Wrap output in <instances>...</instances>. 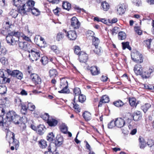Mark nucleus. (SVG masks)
I'll list each match as a JSON object with an SVG mask.
<instances>
[{
    "label": "nucleus",
    "mask_w": 154,
    "mask_h": 154,
    "mask_svg": "<svg viewBox=\"0 0 154 154\" xmlns=\"http://www.w3.org/2000/svg\"><path fill=\"white\" fill-rule=\"evenodd\" d=\"M134 30L138 34V35H140L142 33V31L140 29V28L138 27H134Z\"/></svg>",
    "instance_id": "obj_59"
},
{
    "label": "nucleus",
    "mask_w": 154,
    "mask_h": 154,
    "mask_svg": "<svg viewBox=\"0 0 154 154\" xmlns=\"http://www.w3.org/2000/svg\"><path fill=\"white\" fill-rule=\"evenodd\" d=\"M59 128L60 131L63 133L66 134L68 131V127L65 123H62L60 125Z\"/></svg>",
    "instance_id": "obj_23"
},
{
    "label": "nucleus",
    "mask_w": 154,
    "mask_h": 154,
    "mask_svg": "<svg viewBox=\"0 0 154 154\" xmlns=\"http://www.w3.org/2000/svg\"><path fill=\"white\" fill-rule=\"evenodd\" d=\"M41 62L43 65H45L48 62V60L47 57L46 56H43L42 57L40 60Z\"/></svg>",
    "instance_id": "obj_47"
},
{
    "label": "nucleus",
    "mask_w": 154,
    "mask_h": 154,
    "mask_svg": "<svg viewBox=\"0 0 154 154\" xmlns=\"http://www.w3.org/2000/svg\"><path fill=\"white\" fill-rule=\"evenodd\" d=\"M82 116L83 118L87 121H90L91 119V114L88 112L85 111L84 112Z\"/></svg>",
    "instance_id": "obj_26"
},
{
    "label": "nucleus",
    "mask_w": 154,
    "mask_h": 154,
    "mask_svg": "<svg viewBox=\"0 0 154 154\" xmlns=\"http://www.w3.org/2000/svg\"><path fill=\"white\" fill-rule=\"evenodd\" d=\"M41 117L43 120L46 121L47 122L50 119L49 115L47 113H45L42 115Z\"/></svg>",
    "instance_id": "obj_48"
},
{
    "label": "nucleus",
    "mask_w": 154,
    "mask_h": 154,
    "mask_svg": "<svg viewBox=\"0 0 154 154\" xmlns=\"http://www.w3.org/2000/svg\"><path fill=\"white\" fill-rule=\"evenodd\" d=\"M92 45L95 47V48L94 50V52L97 54H99L100 52V47L98 46L100 43V40L99 39L95 37H93Z\"/></svg>",
    "instance_id": "obj_6"
},
{
    "label": "nucleus",
    "mask_w": 154,
    "mask_h": 154,
    "mask_svg": "<svg viewBox=\"0 0 154 154\" xmlns=\"http://www.w3.org/2000/svg\"><path fill=\"white\" fill-rule=\"evenodd\" d=\"M141 116L140 111H136L134 112L133 118L135 121H137L141 119Z\"/></svg>",
    "instance_id": "obj_24"
},
{
    "label": "nucleus",
    "mask_w": 154,
    "mask_h": 154,
    "mask_svg": "<svg viewBox=\"0 0 154 154\" xmlns=\"http://www.w3.org/2000/svg\"><path fill=\"white\" fill-rule=\"evenodd\" d=\"M51 49L54 52L57 53L58 51V49L57 46L56 45H53L51 46Z\"/></svg>",
    "instance_id": "obj_61"
},
{
    "label": "nucleus",
    "mask_w": 154,
    "mask_h": 154,
    "mask_svg": "<svg viewBox=\"0 0 154 154\" xmlns=\"http://www.w3.org/2000/svg\"><path fill=\"white\" fill-rule=\"evenodd\" d=\"M116 126L115 121H112L108 124V128L109 129H112Z\"/></svg>",
    "instance_id": "obj_52"
},
{
    "label": "nucleus",
    "mask_w": 154,
    "mask_h": 154,
    "mask_svg": "<svg viewBox=\"0 0 154 154\" xmlns=\"http://www.w3.org/2000/svg\"><path fill=\"white\" fill-rule=\"evenodd\" d=\"M30 78L32 81L35 84H39L41 83V79L40 77L36 74H32L31 75Z\"/></svg>",
    "instance_id": "obj_11"
},
{
    "label": "nucleus",
    "mask_w": 154,
    "mask_h": 154,
    "mask_svg": "<svg viewBox=\"0 0 154 154\" xmlns=\"http://www.w3.org/2000/svg\"><path fill=\"white\" fill-rule=\"evenodd\" d=\"M12 75L19 79H21L23 77L22 73L17 70H15L13 71L12 73Z\"/></svg>",
    "instance_id": "obj_17"
},
{
    "label": "nucleus",
    "mask_w": 154,
    "mask_h": 154,
    "mask_svg": "<svg viewBox=\"0 0 154 154\" xmlns=\"http://www.w3.org/2000/svg\"><path fill=\"white\" fill-rule=\"evenodd\" d=\"M109 101V97L106 95H104L101 98L98 105V106H101L103 103H108Z\"/></svg>",
    "instance_id": "obj_20"
},
{
    "label": "nucleus",
    "mask_w": 154,
    "mask_h": 154,
    "mask_svg": "<svg viewBox=\"0 0 154 154\" xmlns=\"http://www.w3.org/2000/svg\"><path fill=\"white\" fill-rule=\"evenodd\" d=\"M63 143V137L62 136H60L58 138V146H61Z\"/></svg>",
    "instance_id": "obj_58"
},
{
    "label": "nucleus",
    "mask_w": 154,
    "mask_h": 154,
    "mask_svg": "<svg viewBox=\"0 0 154 154\" xmlns=\"http://www.w3.org/2000/svg\"><path fill=\"white\" fill-rule=\"evenodd\" d=\"M117 14L119 15L123 14L125 13V8L124 4L119 5L117 7Z\"/></svg>",
    "instance_id": "obj_19"
},
{
    "label": "nucleus",
    "mask_w": 154,
    "mask_h": 154,
    "mask_svg": "<svg viewBox=\"0 0 154 154\" xmlns=\"http://www.w3.org/2000/svg\"><path fill=\"white\" fill-rule=\"evenodd\" d=\"M130 104L132 106H136L137 104L136 103V100L135 98H132L129 99V100Z\"/></svg>",
    "instance_id": "obj_42"
},
{
    "label": "nucleus",
    "mask_w": 154,
    "mask_h": 154,
    "mask_svg": "<svg viewBox=\"0 0 154 154\" xmlns=\"http://www.w3.org/2000/svg\"><path fill=\"white\" fill-rule=\"evenodd\" d=\"M65 32L67 34V36L68 38L71 40H75L77 38V35L75 31L74 30H70L66 33V31L65 30Z\"/></svg>",
    "instance_id": "obj_12"
},
{
    "label": "nucleus",
    "mask_w": 154,
    "mask_h": 154,
    "mask_svg": "<svg viewBox=\"0 0 154 154\" xmlns=\"http://www.w3.org/2000/svg\"><path fill=\"white\" fill-rule=\"evenodd\" d=\"M154 71V69L149 68L148 72H146V73L144 74V75H143L142 78L143 79H146L148 78L150 74Z\"/></svg>",
    "instance_id": "obj_33"
},
{
    "label": "nucleus",
    "mask_w": 154,
    "mask_h": 154,
    "mask_svg": "<svg viewBox=\"0 0 154 154\" xmlns=\"http://www.w3.org/2000/svg\"><path fill=\"white\" fill-rule=\"evenodd\" d=\"M73 91L75 96L79 95L81 93L80 89L78 88H75L73 90Z\"/></svg>",
    "instance_id": "obj_51"
},
{
    "label": "nucleus",
    "mask_w": 154,
    "mask_h": 154,
    "mask_svg": "<svg viewBox=\"0 0 154 154\" xmlns=\"http://www.w3.org/2000/svg\"><path fill=\"white\" fill-rule=\"evenodd\" d=\"M20 38L27 41H30L29 38L22 32H12L6 37L7 42L10 45H14L19 41Z\"/></svg>",
    "instance_id": "obj_1"
},
{
    "label": "nucleus",
    "mask_w": 154,
    "mask_h": 154,
    "mask_svg": "<svg viewBox=\"0 0 154 154\" xmlns=\"http://www.w3.org/2000/svg\"><path fill=\"white\" fill-rule=\"evenodd\" d=\"M75 96L73 100V103H72L73 105V108L75 110L76 112H79L80 111V109L79 107V105L75 102Z\"/></svg>",
    "instance_id": "obj_30"
},
{
    "label": "nucleus",
    "mask_w": 154,
    "mask_h": 154,
    "mask_svg": "<svg viewBox=\"0 0 154 154\" xmlns=\"http://www.w3.org/2000/svg\"><path fill=\"white\" fill-rule=\"evenodd\" d=\"M31 3L32 5L35 4V2L32 0H29L25 4L21 5V6H19L18 10L19 13L21 14H24L27 12L30 11L32 8L30 7L29 4Z\"/></svg>",
    "instance_id": "obj_2"
},
{
    "label": "nucleus",
    "mask_w": 154,
    "mask_h": 154,
    "mask_svg": "<svg viewBox=\"0 0 154 154\" xmlns=\"http://www.w3.org/2000/svg\"><path fill=\"white\" fill-rule=\"evenodd\" d=\"M118 38L121 40L125 39L126 38V34L123 32H120L118 34Z\"/></svg>",
    "instance_id": "obj_37"
},
{
    "label": "nucleus",
    "mask_w": 154,
    "mask_h": 154,
    "mask_svg": "<svg viewBox=\"0 0 154 154\" xmlns=\"http://www.w3.org/2000/svg\"><path fill=\"white\" fill-rule=\"evenodd\" d=\"M5 113V110L2 107H0V116L2 117Z\"/></svg>",
    "instance_id": "obj_62"
},
{
    "label": "nucleus",
    "mask_w": 154,
    "mask_h": 154,
    "mask_svg": "<svg viewBox=\"0 0 154 154\" xmlns=\"http://www.w3.org/2000/svg\"><path fill=\"white\" fill-rule=\"evenodd\" d=\"M18 42L19 47L20 49L26 51L28 50L29 45L27 42Z\"/></svg>",
    "instance_id": "obj_15"
},
{
    "label": "nucleus",
    "mask_w": 154,
    "mask_h": 154,
    "mask_svg": "<svg viewBox=\"0 0 154 154\" xmlns=\"http://www.w3.org/2000/svg\"><path fill=\"white\" fill-rule=\"evenodd\" d=\"M6 48L3 47L0 48V54L5 55L6 53Z\"/></svg>",
    "instance_id": "obj_57"
},
{
    "label": "nucleus",
    "mask_w": 154,
    "mask_h": 154,
    "mask_svg": "<svg viewBox=\"0 0 154 154\" xmlns=\"http://www.w3.org/2000/svg\"><path fill=\"white\" fill-rule=\"evenodd\" d=\"M47 123L48 125L51 127H53L56 126L57 123V121L56 119L51 118L47 122Z\"/></svg>",
    "instance_id": "obj_21"
},
{
    "label": "nucleus",
    "mask_w": 154,
    "mask_h": 154,
    "mask_svg": "<svg viewBox=\"0 0 154 154\" xmlns=\"http://www.w3.org/2000/svg\"><path fill=\"white\" fill-rule=\"evenodd\" d=\"M47 140L49 142H52L51 146H52L51 148L56 151L58 147V139L57 137H55L54 135L52 132L48 134L47 137Z\"/></svg>",
    "instance_id": "obj_3"
},
{
    "label": "nucleus",
    "mask_w": 154,
    "mask_h": 154,
    "mask_svg": "<svg viewBox=\"0 0 154 154\" xmlns=\"http://www.w3.org/2000/svg\"><path fill=\"white\" fill-rule=\"evenodd\" d=\"M11 139L9 142L10 146H15L16 150H17L19 147V141L14 138Z\"/></svg>",
    "instance_id": "obj_16"
},
{
    "label": "nucleus",
    "mask_w": 154,
    "mask_h": 154,
    "mask_svg": "<svg viewBox=\"0 0 154 154\" xmlns=\"http://www.w3.org/2000/svg\"><path fill=\"white\" fill-rule=\"evenodd\" d=\"M64 38V35L62 32L58 33V42L60 41L62 42L63 41Z\"/></svg>",
    "instance_id": "obj_53"
},
{
    "label": "nucleus",
    "mask_w": 154,
    "mask_h": 154,
    "mask_svg": "<svg viewBox=\"0 0 154 154\" xmlns=\"http://www.w3.org/2000/svg\"><path fill=\"white\" fill-rule=\"evenodd\" d=\"M101 8L104 11H107L109 8V4L106 1L103 2L101 3Z\"/></svg>",
    "instance_id": "obj_22"
},
{
    "label": "nucleus",
    "mask_w": 154,
    "mask_h": 154,
    "mask_svg": "<svg viewBox=\"0 0 154 154\" xmlns=\"http://www.w3.org/2000/svg\"><path fill=\"white\" fill-rule=\"evenodd\" d=\"M29 52V57L32 61H36L39 59L40 55L39 52L31 50Z\"/></svg>",
    "instance_id": "obj_8"
},
{
    "label": "nucleus",
    "mask_w": 154,
    "mask_h": 154,
    "mask_svg": "<svg viewBox=\"0 0 154 154\" xmlns=\"http://www.w3.org/2000/svg\"><path fill=\"white\" fill-rule=\"evenodd\" d=\"M10 82L9 79L7 78L4 76L0 77V84H5L7 82L9 83Z\"/></svg>",
    "instance_id": "obj_34"
},
{
    "label": "nucleus",
    "mask_w": 154,
    "mask_h": 154,
    "mask_svg": "<svg viewBox=\"0 0 154 154\" xmlns=\"http://www.w3.org/2000/svg\"><path fill=\"white\" fill-rule=\"evenodd\" d=\"M94 32L90 30H88L87 32V37L91 36L92 38L93 37H94Z\"/></svg>",
    "instance_id": "obj_55"
},
{
    "label": "nucleus",
    "mask_w": 154,
    "mask_h": 154,
    "mask_svg": "<svg viewBox=\"0 0 154 154\" xmlns=\"http://www.w3.org/2000/svg\"><path fill=\"white\" fill-rule=\"evenodd\" d=\"M7 91L6 87L4 85H0V94H3L5 93Z\"/></svg>",
    "instance_id": "obj_40"
},
{
    "label": "nucleus",
    "mask_w": 154,
    "mask_h": 154,
    "mask_svg": "<svg viewBox=\"0 0 154 154\" xmlns=\"http://www.w3.org/2000/svg\"><path fill=\"white\" fill-rule=\"evenodd\" d=\"M60 88L61 90L58 91V93H67L69 92L68 89V83L66 79L64 78L60 79Z\"/></svg>",
    "instance_id": "obj_5"
},
{
    "label": "nucleus",
    "mask_w": 154,
    "mask_h": 154,
    "mask_svg": "<svg viewBox=\"0 0 154 154\" xmlns=\"http://www.w3.org/2000/svg\"><path fill=\"white\" fill-rule=\"evenodd\" d=\"M13 5L16 7H19L21 6V5L22 4V2L21 0H13Z\"/></svg>",
    "instance_id": "obj_38"
},
{
    "label": "nucleus",
    "mask_w": 154,
    "mask_h": 154,
    "mask_svg": "<svg viewBox=\"0 0 154 154\" xmlns=\"http://www.w3.org/2000/svg\"><path fill=\"white\" fill-rule=\"evenodd\" d=\"M113 104L115 106L118 107H121L125 104V103L120 100L114 101Z\"/></svg>",
    "instance_id": "obj_31"
},
{
    "label": "nucleus",
    "mask_w": 154,
    "mask_h": 154,
    "mask_svg": "<svg viewBox=\"0 0 154 154\" xmlns=\"http://www.w3.org/2000/svg\"><path fill=\"white\" fill-rule=\"evenodd\" d=\"M46 130V128L43 125H39L37 126V132L40 135L43 134Z\"/></svg>",
    "instance_id": "obj_18"
},
{
    "label": "nucleus",
    "mask_w": 154,
    "mask_h": 154,
    "mask_svg": "<svg viewBox=\"0 0 154 154\" xmlns=\"http://www.w3.org/2000/svg\"><path fill=\"white\" fill-rule=\"evenodd\" d=\"M0 61L3 65H6L8 63L7 60L5 57H2L0 59Z\"/></svg>",
    "instance_id": "obj_54"
},
{
    "label": "nucleus",
    "mask_w": 154,
    "mask_h": 154,
    "mask_svg": "<svg viewBox=\"0 0 154 154\" xmlns=\"http://www.w3.org/2000/svg\"><path fill=\"white\" fill-rule=\"evenodd\" d=\"M49 73L50 77L54 76L56 75L57 72L56 70L53 69L50 70Z\"/></svg>",
    "instance_id": "obj_50"
},
{
    "label": "nucleus",
    "mask_w": 154,
    "mask_h": 154,
    "mask_svg": "<svg viewBox=\"0 0 154 154\" xmlns=\"http://www.w3.org/2000/svg\"><path fill=\"white\" fill-rule=\"evenodd\" d=\"M79 56V60L80 62L85 63L88 59L87 54L83 51H81Z\"/></svg>",
    "instance_id": "obj_14"
},
{
    "label": "nucleus",
    "mask_w": 154,
    "mask_h": 154,
    "mask_svg": "<svg viewBox=\"0 0 154 154\" xmlns=\"http://www.w3.org/2000/svg\"><path fill=\"white\" fill-rule=\"evenodd\" d=\"M71 26L74 29H78L80 26V23L75 17H72L71 19Z\"/></svg>",
    "instance_id": "obj_10"
},
{
    "label": "nucleus",
    "mask_w": 154,
    "mask_h": 154,
    "mask_svg": "<svg viewBox=\"0 0 154 154\" xmlns=\"http://www.w3.org/2000/svg\"><path fill=\"white\" fill-rule=\"evenodd\" d=\"M134 71L137 75H141L142 77L143 75H144L146 73V72H143L142 67L140 65L136 64L135 65L134 68Z\"/></svg>",
    "instance_id": "obj_9"
},
{
    "label": "nucleus",
    "mask_w": 154,
    "mask_h": 154,
    "mask_svg": "<svg viewBox=\"0 0 154 154\" xmlns=\"http://www.w3.org/2000/svg\"><path fill=\"white\" fill-rule=\"evenodd\" d=\"M90 71L91 74L94 75H97L100 73V71L98 69L96 66L91 67Z\"/></svg>",
    "instance_id": "obj_25"
},
{
    "label": "nucleus",
    "mask_w": 154,
    "mask_h": 154,
    "mask_svg": "<svg viewBox=\"0 0 154 154\" xmlns=\"http://www.w3.org/2000/svg\"><path fill=\"white\" fill-rule=\"evenodd\" d=\"M139 140L140 143L139 145L140 148L144 149L146 146V143L144 141V140L143 138L140 137L139 138Z\"/></svg>",
    "instance_id": "obj_32"
},
{
    "label": "nucleus",
    "mask_w": 154,
    "mask_h": 154,
    "mask_svg": "<svg viewBox=\"0 0 154 154\" xmlns=\"http://www.w3.org/2000/svg\"><path fill=\"white\" fill-rule=\"evenodd\" d=\"M48 151H46L45 152L44 154H53L52 152H54V150H53L51 148V149L50 148L48 149Z\"/></svg>",
    "instance_id": "obj_64"
},
{
    "label": "nucleus",
    "mask_w": 154,
    "mask_h": 154,
    "mask_svg": "<svg viewBox=\"0 0 154 154\" xmlns=\"http://www.w3.org/2000/svg\"><path fill=\"white\" fill-rule=\"evenodd\" d=\"M15 102L19 106H20L22 103L21 102V99L19 98H17L15 99Z\"/></svg>",
    "instance_id": "obj_60"
},
{
    "label": "nucleus",
    "mask_w": 154,
    "mask_h": 154,
    "mask_svg": "<svg viewBox=\"0 0 154 154\" xmlns=\"http://www.w3.org/2000/svg\"><path fill=\"white\" fill-rule=\"evenodd\" d=\"M122 44L123 50L125 49L126 48H127L129 50H131V48L129 46V43L128 42H123L122 43Z\"/></svg>",
    "instance_id": "obj_36"
},
{
    "label": "nucleus",
    "mask_w": 154,
    "mask_h": 154,
    "mask_svg": "<svg viewBox=\"0 0 154 154\" xmlns=\"http://www.w3.org/2000/svg\"><path fill=\"white\" fill-rule=\"evenodd\" d=\"M30 11L32 12V14L35 16H38L40 14V11L38 9L34 7L32 8Z\"/></svg>",
    "instance_id": "obj_29"
},
{
    "label": "nucleus",
    "mask_w": 154,
    "mask_h": 154,
    "mask_svg": "<svg viewBox=\"0 0 154 154\" xmlns=\"http://www.w3.org/2000/svg\"><path fill=\"white\" fill-rule=\"evenodd\" d=\"M151 41L152 39H148L146 40L145 41V44L146 45V46L148 48H150V45Z\"/></svg>",
    "instance_id": "obj_56"
},
{
    "label": "nucleus",
    "mask_w": 154,
    "mask_h": 154,
    "mask_svg": "<svg viewBox=\"0 0 154 154\" xmlns=\"http://www.w3.org/2000/svg\"><path fill=\"white\" fill-rule=\"evenodd\" d=\"M147 144L150 148V150L152 152L151 148H152V147H153L154 146V142L153 140L151 139L149 140L147 142Z\"/></svg>",
    "instance_id": "obj_43"
},
{
    "label": "nucleus",
    "mask_w": 154,
    "mask_h": 154,
    "mask_svg": "<svg viewBox=\"0 0 154 154\" xmlns=\"http://www.w3.org/2000/svg\"><path fill=\"white\" fill-rule=\"evenodd\" d=\"M74 51L75 53L78 55H79L81 53V49L78 46H75L74 47Z\"/></svg>",
    "instance_id": "obj_45"
},
{
    "label": "nucleus",
    "mask_w": 154,
    "mask_h": 154,
    "mask_svg": "<svg viewBox=\"0 0 154 154\" xmlns=\"http://www.w3.org/2000/svg\"><path fill=\"white\" fill-rule=\"evenodd\" d=\"M115 123L116 126L119 128L122 127L125 124V121L120 118L116 119Z\"/></svg>",
    "instance_id": "obj_13"
},
{
    "label": "nucleus",
    "mask_w": 154,
    "mask_h": 154,
    "mask_svg": "<svg viewBox=\"0 0 154 154\" xmlns=\"http://www.w3.org/2000/svg\"><path fill=\"white\" fill-rule=\"evenodd\" d=\"M3 117L0 116V126H4L6 125V123H3Z\"/></svg>",
    "instance_id": "obj_63"
},
{
    "label": "nucleus",
    "mask_w": 154,
    "mask_h": 154,
    "mask_svg": "<svg viewBox=\"0 0 154 154\" xmlns=\"http://www.w3.org/2000/svg\"><path fill=\"white\" fill-rule=\"evenodd\" d=\"M28 108L31 111H33L35 109V106L32 103H29L28 104Z\"/></svg>",
    "instance_id": "obj_44"
},
{
    "label": "nucleus",
    "mask_w": 154,
    "mask_h": 154,
    "mask_svg": "<svg viewBox=\"0 0 154 154\" xmlns=\"http://www.w3.org/2000/svg\"><path fill=\"white\" fill-rule=\"evenodd\" d=\"M39 144L40 147L42 149L45 148L47 146V142L44 140H42L40 141Z\"/></svg>",
    "instance_id": "obj_35"
},
{
    "label": "nucleus",
    "mask_w": 154,
    "mask_h": 154,
    "mask_svg": "<svg viewBox=\"0 0 154 154\" xmlns=\"http://www.w3.org/2000/svg\"><path fill=\"white\" fill-rule=\"evenodd\" d=\"M10 14L14 18L16 17L18 14V12L15 10H12L10 11Z\"/></svg>",
    "instance_id": "obj_49"
},
{
    "label": "nucleus",
    "mask_w": 154,
    "mask_h": 154,
    "mask_svg": "<svg viewBox=\"0 0 154 154\" xmlns=\"http://www.w3.org/2000/svg\"><path fill=\"white\" fill-rule=\"evenodd\" d=\"M86 99V97L83 94H80L79 97V101L81 103H83Z\"/></svg>",
    "instance_id": "obj_46"
},
{
    "label": "nucleus",
    "mask_w": 154,
    "mask_h": 154,
    "mask_svg": "<svg viewBox=\"0 0 154 154\" xmlns=\"http://www.w3.org/2000/svg\"><path fill=\"white\" fill-rule=\"evenodd\" d=\"M5 131L6 134L7 138L11 139L15 137V135L14 133L8 130L7 128L5 130Z\"/></svg>",
    "instance_id": "obj_28"
},
{
    "label": "nucleus",
    "mask_w": 154,
    "mask_h": 154,
    "mask_svg": "<svg viewBox=\"0 0 154 154\" xmlns=\"http://www.w3.org/2000/svg\"><path fill=\"white\" fill-rule=\"evenodd\" d=\"M21 107V112L23 113H25L26 112L28 108V106L25 104L24 103H22L20 106Z\"/></svg>",
    "instance_id": "obj_41"
},
{
    "label": "nucleus",
    "mask_w": 154,
    "mask_h": 154,
    "mask_svg": "<svg viewBox=\"0 0 154 154\" xmlns=\"http://www.w3.org/2000/svg\"><path fill=\"white\" fill-rule=\"evenodd\" d=\"M62 7L63 9L69 11L71 8V4L67 2H63V3Z\"/></svg>",
    "instance_id": "obj_27"
},
{
    "label": "nucleus",
    "mask_w": 154,
    "mask_h": 154,
    "mask_svg": "<svg viewBox=\"0 0 154 154\" xmlns=\"http://www.w3.org/2000/svg\"><path fill=\"white\" fill-rule=\"evenodd\" d=\"M13 116L15 117L14 121V123L16 124H18L19 123V121L20 120V117L17 115L16 112L13 111H10L8 112L6 115L7 119L8 118H12Z\"/></svg>",
    "instance_id": "obj_7"
},
{
    "label": "nucleus",
    "mask_w": 154,
    "mask_h": 154,
    "mask_svg": "<svg viewBox=\"0 0 154 154\" xmlns=\"http://www.w3.org/2000/svg\"><path fill=\"white\" fill-rule=\"evenodd\" d=\"M150 106V104L147 103L142 106L141 108L143 112H146Z\"/></svg>",
    "instance_id": "obj_39"
},
{
    "label": "nucleus",
    "mask_w": 154,
    "mask_h": 154,
    "mask_svg": "<svg viewBox=\"0 0 154 154\" xmlns=\"http://www.w3.org/2000/svg\"><path fill=\"white\" fill-rule=\"evenodd\" d=\"M131 58L133 61L137 63H141L143 61L142 55L137 51L135 50L131 54Z\"/></svg>",
    "instance_id": "obj_4"
}]
</instances>
